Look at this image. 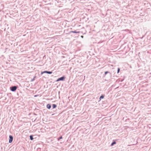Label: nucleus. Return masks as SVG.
Listing matches in <instances>:
<instances>
[{"instance_id":"15","label":"nucleus","mask_w":151,"mask_h":151,"mask_svg":"<svg viewBox=\"0 0 151 151\" xmlns=\"http://www.w3.org/2000/svg\"><path fill=\"white\" fill-rule=\"evenodd\" d=\"M37 96V95H35V97H36Z\"/></svg>"},{"instance_id":"9","label":"nucleus","mask_w":151,"mask_h":151,"mask_svg":"<svg viewBox=\"0 0 151 151\" xmlns=\"http://www.w3.org/2000/svg\"><path fill=\"white\" fill-rule=\"evenodd\" d=\"M104 98V96H101L100 97V99L101 100V99H103Z\"/></svg>"},{"instance_id":"3","label":"nucleus","mask_w":151,"mask_h":151,"mask_svg":"<svg viewBox=\"0 0 151 151\" xmlns=\"http://www.w3.org/2000/svg\"><path fill=\"white\" fill-rule=\"evenodd\" d=\"M64 79H65V77L63 76V77H61V78H58L57 80V81H63V80H64Z\"/></svg>"},{"instance_id":"2","label":"nucleus","mask_w":151,"mask_h":151,"mask_svg":"<svg viewBox=\"0 0 151 151\" xmlns=\"http://www.w3.org/2000/svg\"><path fill=\"white\" fill-rule=\"evenodd\" d=\"M9 143H11L12 141V140L13 139V137L12 135H10L9 136Z\"/></svg>"},{"instance_id":"4","label":"nucleus","mask_w":151,"mask_h":151,"mask_svg":"<svg viewBox=\"0 0 151 151\" xmlns=\"http://www.w3.org/2000/svg\"><path fill=\"white\" fill-rule=\"evenodd\" d=\"M48 73V74H51L52 73V72H50V71H45L43 72H42L41 73V74H42L43 73Z\"/></svg>"},{"instance_id":"6","label":"nucleus","mask_w":151,"mask_h":151,"mask_svg":"<svg viewBox=\"0 0 151 151\" xmlns=\"http://www.w3.org/2000/svg\"><path fill=\"white\" fill-rule=\"evenodd\" d=\"M70 32H72V33H79V32H76V31H71Z\"/></svg>"},{"instance_id":"5","label":"nucleus","mask_w":151,"mask_h":151,"mask_svg":"<svg viewBox=\"0 0 151 151\" xmlns=\"http://www.w3.org/2000/svg\"><path fill=\"white\" fill-rule=\"evenodd\" d=\"M47 107L48 109H50L51 108V106L49 104H47Z\"/></svg>"},{"instance_id":"11","label":"nucleus","mask_w":151,"mask_h":151,"mask_svg":"<svg viewBox=\"0 0 151 151\" xmlns=\"http://www.w3.org/2000/svg\"><path fill=\"white\" fill-rule=\"evenodd\" d=\"M62 139V136H61L60 137L58 138V140H59L60 139Z\"/></svg>"},{"instance_id":"8","label":"nucleus","mask_w":151,"mask_h":151,"mask_svg":"<svg viewBox=\"0 0 151 151\" xmlns=\"http://www.w3.org/2000/svg\"><path fill=\"white\" fill-rule=\"evenodd\" d=\"M52 107L53 108H55L56 107V105L55 104H53L52 106Z\"/></svg>"},{"instance_id":"12","label":"nucleus","mask_w":151,"mask_h":151,"mask_svg":"<svg viewBox=\"0 0 151 151\" xmlns=\"http://www.w3.org/2000/svg\"><path fill=\"white\" fill-rule=\"evenodd\" d=\"M119 70H120V69L119 68H118L117 73H118L119 72Z\"/></svg>"},{"instance_id":"10","label":"nucleus","mask_w":151,"mask_h":151,"mask_svg":"<svg viewBox=\"0 0 151 151\" xmlns=\"http://www.w3.org/2000/svg\"><path fill=\"white\" fill-rule=\"evenodd\" d=\"M116 143V142H114L112 143L111 144V146L113 145L114 144H115Z\"/></svg>"},{"instance_id":"7","label":"nucleus","mask_w":151,"mask_h":151,"mask_svg":"<svg viewBox=\"0 0 151 151\" xmlns=\"http://www.w3.org/2000/svg\"><path fill=\"white\" fill-rule=\"evenodd\" d=\"M30 139L31 140H33V137H32V135H30Z\"/></svg>"},{"instance_id":"13","label":"nucleus","mask_w":151,"mask_h":151,"mask_svg":"<svg viewBox=\"0 0 151 151\" xmlns=\"http://www.w3.org/2000/svg\"><path fill=\"white\" fill-rule=\"evenodd\" d=\"M108 73V71H106L105 72V75H106Z\"/></svg>"},{"instance_id":"1","label":"nucleus","mask_w":151,"mask_h":151,"mask_svg":"<svg viewBox=\"0 0 151 151\" xmlns=\"http://www.w3.org/2000/svg\"><path fill=\"white\" fill-rule=\"evenodd\" d=\"M17 87L16 86H14L13 87H12V88H11V90L12 91H15L17 89Z\"/></svg>"},{"instance_id":"14","label":"nucleus","mask_w":151,"mask_h":151,"mask_svg":"<svg viewBox=\"0 0 151 151\" xmlns=\"http://www.w3.org/2000/svg\"><path fill=\"white\" fill-rule=\"evenodd\" d=\"M81 37H82V38H83V36H81Z\"/></svg>"}]
</instances>
